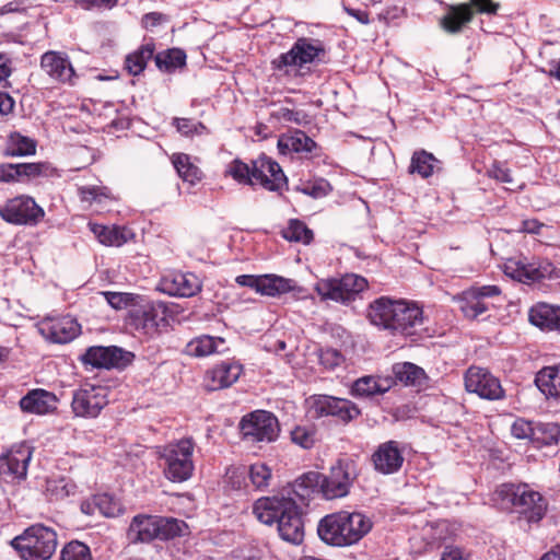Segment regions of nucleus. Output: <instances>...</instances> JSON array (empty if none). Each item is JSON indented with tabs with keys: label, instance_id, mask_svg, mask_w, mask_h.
Wrapping results in <instances>:
<instances>
[{
	"label": "nucleus",
	"instance_id": "4be33fe9",
	"mask_svg": "<svg viewBox=\"0 0 560 560\" xmlns=\"http://www.w3.org/2000/svg\"><path fill=\"white\" fill-rule=\"evenodd\" d=\"M160 289L168 295L189 298L201 290V282L191 272H170L162 277Z\"/></svg>",
	"mask_w": 560,
	"mask_h": 560
},
{
	"label": "nucleus",
	"instance_id": "de8ad7c7",
	"mask_svg": "<svg viewBox=\"0 0 560 560\" xmlns=\"http://www.w3.org/2000/svg\"><path fill=\"white\" fill-rule=\"evenodd\" d=\"M60 560H92V556L85 544L75 540L62 548Z\"/></svg>",
	"mask_w": 560,
	"mask_h": 560
},
{
	"label": "nucleus",
	"instance_id": "473e14b6",
	"mask_svg": "<svg viewBox=\"0 0 560 560\" xmlns=\"http://www.w3.org/2000/svg\"><path fill=\"white\" fill-rule=\"evenodd\" d=\"M225 343L221 337H212L209 335H201L186 345V353L192 357H207L220 351V347Z\"/></svg>",
	"mask_w": 560,
	"mask_h": 560
},
{
	"label": "nucleus",
	"instance_id": "c756f323",
	"mask_svg": "<svg viewBox=\"0 0 560 560\" xmlns=\"http://www.w3.org/2000/svg\"><path fill=\"white\" fill-rule=\"evenodd\" d=\"M474 10L470 4L462 3L458 5H448L447 12L441 19V27L447 33H458L463 26L471 21Z\"/></svg>",
	"mask_w": 560,
	"mask_h": 560
},
{
	"label": "nucleus",
	"instance_id": "9d476101",
	"mask_svg": "<svg viewBox=\"0 0 560 560\" xmlns=\"http://www.w3.org/2000/svg\"><path fill=\"white\" fill-rule=\"evenodd\" d=\"M108 404V388L85 384L73 392L71 409L75 417L96 418Z\"/></svg>",
	"mask_w": 560,
	"mask_h": 560
},
{
	"label": "nucleus",
	"instance_id": "69168bd1",
	"mask_svg": "<svg viewBox=\"0 0 560 560\" xmlns=\"http://www.w3.org/2000/svg\"><path fill=\"white\" fill-rule=\"evenodd\" d=\"M11 59L7 54L0 52V83L11 75Z\"/></svg>",
	"mask_w": 560,
	"mask_h": 560
},
{
	"label": "nucleus",
	"instance_id": "aec40b11",
	"mask_svg": "<svg viewBox=\"0 0 560 560\" xmlns=\"http://www.w3.org/2000/svg\"><path fill=\"white\" fill-rule=\"evenodd\" d=\"M252 176L253 185L259 184L270 191H278L287 184V177L280 165L265 154L252 161Z\"/></svg>",
	"mask_w": 560,
	"mask_h": 560
},
{
	"label": "nucleus",
	"instance_id": "6e6d98bb",
	"mask_svg": "<svg viewBox=\"0 0 560 560\" xmlns=\"http://www.w3.org/2000/svg\"><path fill=\"white\" fill-rule=\"evenodd\" d=\"M79 196L82 201L93 203L102 202L104 198H107V188L98 186H83L79 188Z\"/></svg>",
	"mask_w": 560,
	"mask_h": 560
},
{
	"label": "nucleus",
	"instance_id": "3c124183",
	"mask_svg": "<svg viewBox=\"0 0 560 560\" xmlns=\"http://www.w3.org/2000/svg\"><path fill=\"white\" fill-rule=\"evenodd\" d=\"M291 440L305 450L311 448L315 443V431L305 425H298L291 431Z\"/></svg>",
	"mask_w": 560,
	"mask_h": 560
},
{
	"label": "nucleus",
	"instance_id": "bb28decb",
	"mask_svg": "<svg viewBox=\"0 0 560 560\" xmlns=\"http://www.w3.org/2000/svg\"><path fill=\"white\" fill-rule=\"evenodd\" d=\"M57 397L45 389H33L20 400V408L24 412L47 415L57 409Z\"/></svg>",
	"mask_w": 560,
	"mask_h": 560
},
{
	"label": "nucleus",
	"instance_id": "7c9ffc66",
	"mask_svg": "<svg viewBox=\"0 0 560 560\" xmlns=\"http://www.w3.org/2000/svg\"><path fill=\"white\" fill-rule=\"evenodd\" d=\"M535 382L546 396L560 398V363L542 368L537 373Z\"/></svg>",
	"mask_w": 560,
	"mask_h": 560
},
{
	"label": "nucleus",
	"instance_id": "393cba45",
	"mask_svg": "<svg viewBox=\"0 0 560 560\" xmlns=\"http://www.w3.org/2000/svg\"><path fill=\"white\" fill-rule=\"evenodd\" d=\"M243 372L241 364L236 362H221L207 371L205 385L208 390H219L233 385Z\"/></svg>",
	"mask_w": 560,
	"mask_h": 560
},
{
	"label": "nucleus",
	"instance_id": "f257e3e1",
	"mask_svg": "<svg viewBox=\"0 0 560 560\" xmlns=\"http://www.w3.org/2000/svg\"><path fill=\"white\" fill-rule=\"evenodd\" d=\"M357 477L355 460L341 457L331 466L329 475L305 472L279 494L258 499L254 503L253 513L264 524L277 523L280 537L299 545L304 538L301 505H307L314 493H320L326 500L348 495Z\"/></svg>",
	"mask_w": 560,
	"mask_h": 560
},
{
	"label": "nucleus",
	"instance_id": "0eeeda50",
	"mask_svg": "<svg viewBox=\"0 0 560 560\" xmlns=\"http://www.w3.org/2000/svg\"><path fill=\"white\" fill-rule=\"evenodd\" d=\"M194 448L195 444L190 438L178 440L161 448L160 459L163 460L164 475L168 480L183 482L192 476Z\"/></svg>",
	"mask_w": 560,
	"mask_h": 560
},
{
	"label": "nucleus",
	"instance_id": "b1692460",
	"mask_svg": "<svg viewBox=\"0 0 560 560\" xmlns=\"http://www.w3.org/2000/svg\"><path fill=\"white\" fill-rule=\"evenodd\" d=\"M40 67L52 80L61 83H72L74 69L65 52L49 50L42 55Z\"/></svg>",
	"mask_w": 560,
	"mask_h": 560
},
{
	"label": "nucleus",
	"instance_id": "1a4fd4ad",
	"mask_svg": "<svg viewBox=\"0 0 560 560\" xmlns=\"http://www.w3.org/2000/svg\"><path fill=\"white\" fill-rule=\"evenodd\" d=\"M322 51V46L316 45L313 39L301 37L289 51L275 58L271 61V67L285 75H302L301 69L313 62Z\"/></svg>",
	"mask_w": 560,
	"mask_h": 560
},
{
	"label": "nucleus",
	"instance_id": "6ab92c4d",
	"mask_svg": "<svg viewBox=\"0 0 560 560\" xmlns=\"http://www.w3.org/2000/svg\"><path fill=\"white\" fill-rule=\"evenodd\" d=\"M312 410L316 417H336L345 423L358 418L361 413L354 402L345 398L327 395L314 397Z\"/></svg>",
	"mask_w": 560,
	"mask_h": 560
},
{
	"label": "nucleus",
	"instance_id": "a18cd8bd",
	"mask_svg": "<svg viewBox=\"0 0 560 560\" xmlns=\"http://www.w3.org/2000/svg\"><path fill=\"white\" fill-rule=\"evenodd\" d=\"M294 190L313 198H322L328 195V192L331 190V187L326 179L318 178L315 180L301 183L294 187Z\"/></svg>",
	"mask_w": 560,
	"mask_h": 560
},
{
	"label": "nucleus",
	"instance_id": "bf43d9fd",
	"mask_svg": "<svg viewBox=\"0 0 560 560\" xmlns=\"http://www.w3.org/2000/svg\"><path fill=\"white\" fill-rule=\"evenodd\" d=\"M45 168V164L43 163H18V178L19 180L22 177L35 178L43 174Z\"/></svg>",
	"mask_w": 560,
	"mask_h": 560
},
{
	"label": "nucleus",
	"instance_id": "4d7b16f0",
	"mask_svg": "<svg viewBox=\"0 0 560 560\" xmlns=\"http://www.w3.org/2000/svg\"><path fill=\"white\" fill-rule=\"evenodd\" d=\"M95 504L97 506V511L104 516H115L119 511L118 503L113 500V498L108 494H97L95 495Z\"/></svg>",
	"mask_w": 560,
	"mask_h": 560
},
{
	"label": "nucleus",
	"instance_id": "774afa93",
	"mask_svg": "<svg viewBox=\"0 0 560 560\" xmlns=\"http://www.w3.org/2000/svg\"><path fill=\"white\" fill-rule=\"evenodd\" d=\"M165 21V15L159 12H150L143 16V23L147 27H154Z\"/></svg>",
	"mask_w": 560,
	"mask_h": 560
},
{
	"label": "nucleus",
	"instance_id": "052dcab7",
	"mask_svg": "<svg viewBox=\"0 0 560 560\" xmlns=\"http://www.w3.org/2000/svg\"><path fill=\"white\" fill-rule=\"evenodd\" d=\"M278 117L284 121L294 122L296 125H305L310 122L308 115L303 110L280 108L278 112Z\"/></svg>",
	"mask_w": 560,
	"mask_h": 560
},
{
	"label": "nucleus",
	"instance_id": "ddd939ff",
	"mask_svg": "<svg viewBox=\"0 0 560 560\" xmlns=\"http://www.w3.org/2000/svg\"><path fill=\"white\" fill-rule=\"evenodd\" d=\"M0 217L8 223L16 225L36 224L44 210L28 196H19L0 207Z\"/></svg>",
	"mask_w": 560,
	"mask_h": 560
},
{
	"label": "nucleus",
	"instance_id": "dca6fc26",
	"mask_svg": "<svg viewBox=\"0 0 560 560\" xmlns=\"http://www.w3.org/2000/svg\"><path fill=\"white\" fill-rule=\"evenodd\" d=\"M504 273L521 282L539 281L550 278L555 267L549 261L528 262L522 257H512L503 265Z\"/></svg>",
	"mask_w": 560,
	"mask_h": 560
},
{
	"label": "nucleus",
	"instance_id": "ea45409f",
	"mask_svg": "<svg viewBox=\"0 0 560 560\" xmlns=\"http://www.w3.org/2000/svg\"><path fill=\"white\" fill-rule=\"evenodd\" d=\"M172 163L178 176L190 184H196L201 179V171L191 163L190 156L185 153H176L172 156Z\"/></svg>",
	"mask_w": 560,
	"mask_h": 560
},
{
	"label": "nucleus",
	"instance_id": "7ed1b4c3",
	"mask_svg": "<svg viewBox=\"0 0 560 560\" xmlns=\"http://www.w3.org/2000/svg\"><path fill=\"white\" fill-rule=\"evenodd\" d=\"M373 523L361 512L339 511L325 515L317 525L318 537L332 547L359 542L372 529Z\"/></svg>",
	"mask_w": 560,
	"mask_h": 560
},
{
	"label": "nucleus",
	"instance_id": "603ef678",
	"mask_svg": "<svg viewBox=\"0 0 560 560\" xmlns=\"http://www.w3.org/2000/svg\"><path fill=\"white\" fill-rule=\"evenodd\" d=\"M173 126L176 127L177 131L183 136H192L195 133H202L206 130V126L190 118H174Z\"/></svg>",
	"mask_w": 560,
	"mask_h": 560
},
{
	"label": "nucleus",
	"instance_id": "37998d69",
	"mask_svg": "<svg viewBox=\"0 0 560 560\" xmlns=\"http://www.w3.org/2000/svg\"><path fill=\"white\" fill-rule=\"evenodd\" d=\"M36 152V142L21 133L14 132L9 138L7 154L10 156L32 155Z\"/></svg>",
	"mask_w": 560,
	"mask_h": 560
},
{
	"label": "nucleus",
	"instance_id": "f03ea898",
	"mask_svg": "<svg viewBox=\"0 0 560 560\" xmlns=\"http://www.w3.org/2000/svg\"><path fill=\"white\" fill-rule=\"evenodd\" d=\"M366 318L373 326L392 336L410 337L422 326L423 311L415 302L380 296L369 304Z\"/></svg>",
	"mask_w": 560,
	"mask_h": 560
},
{
	"label": "nucleus",
	"instance_id": "5fc2aeb1",
	"mask_svg": "<svg viewBox=\"0 0 560 560\" xmlns=\"http://www.w3.org/2000/svg\"><path fill=\"white\" fill-rule=\"evenodd\" d=\"M535 423L523 418L516 419L511 428L512 435L516 439H527L533 442Z\"/></svg>",
	"mask_w": 560,
	"mask_h": 560
},
{
	"label": "nucleus",
	"instance_id": "58836bf2",
	"mask_svg": "<svg viewBox=\"0 0 560 560\" xmlns=\"http://www.w3.org/2000/svg\"><path fill=\"white\" fill-rule=\"evenodd\" d=\"M154 62L159 70L173 72L186 65V54L179 48L167 49L156 54Z\"/></svg>",
	"mask_w": 560,
	"mask_h": 560
},
{
	"label": "nucleus",
	"instance_id": "6e6552de",
	"mask_svg": "<svg viewBox=\"0 0 560 560\" xmlns=\"http://www.w3.org/2000/svg\"><path fill=\"white\" fill-rule=\"evenodd\" d=\"M238 428L243 440L250 443H271L280 434L278 418L266 410H255L245 415Z\"/></svg>",
	"mask_w": 560,
	"mask_h": 560
},
{
	"label": "nucleus",
	"instance_id": "2f4dec72",
	"mask_svg": "<svg viewBox=\"0 0 560 560\" xmlns=\"http://www.w3.org/2000/svg\"><path fill=\"white\" fill-rule=\"evenodd\" d=\"M91 232L100 243L107 246H121L128 241L129 230L120 226H105L96 223H89Z\"/></svg>",
	"mask_w": 560,
	"mask_h": 560
},
{
	"label": "nucleus",
	"instance_id": "f8f14e48",
	"mask_svg": "<svg viewBox=\"0 0 560 560\" xmlns=\"http://www.w3.org/2000/svg\"><path fill=\"white\" fill-rule=\"evenodd\" d=\"M133 354L116 346H92L81 355L84 365L97 369H125L131 363Z\"/></svg>",
	"mask_w": 560,
	"mask_h": 560
},
{
	"label": "nucleus",
	"instance_id": "e2e57ef3",
	"mask_svg": "<svg viewBox=\"0 0 560 560\" xmlns=\"http://www.w3.org/2000/svg\"><path fill=\"white\" fill-rule=\"evenodd\" d=\"M105 298L108 304L115 310H120L127 305L128 298L125 293L119 292H106Z\"/></svg>",
	"mask_w": 560,
	"mask_h": 560
},
{
	"label": "nucleus",
	"instance_id": "a19ab883",
	"mask_svg": "<svg viewBox=\"0 0 560 560\" xmlns=\"http://www.w3.org/2000/svg\"><path fill=\"white\" fill-rule=\"evenodd\" d=\"M438 162L439 161L432 153H429L424 150L417 151L411 158L409 172L412 174L417 173L422 178H428L433 174L435 163Z\"/></svg>",
	"mask_w": 560,
	"mask_h": 560
},
{
	"label": "nucleus",
	"instance_id": "09e8293b",
	"mask_svg": "<svg viewBox=\"0 0 560 560\" xmlns=\"http://www.w3.org/2000/svg\"><path fill=\"white\" fill-rule=\"evenodd\" d=\"M343 290L348 295L349 302L353 301L355 296L368 288V280L354 273H347L341 277Z\"/></svg>",
	"mask_w": 560,
	"mask_h": 560
},
{
	"label": "nucleus",
	"instance_id": "a878e982",
	"mask_svg": "<svg viewBox=\"0 0 560 560\" xmlns=\"http://www.w3.org/2000/svg\"><path fill=\"white\" fill-rule=\"evenodd\" d=\"M528 320L542 331L560 332V306L545 302L529 308Z\"/></svg>",
	"mask_w": 560,
	"mask_h": 560
},
{
	"label": "nucleus",
	"instance_id": "cd10ccee",
	"mask_svg": "<svg viewBox=\"0 0 560 560\" xmlns=\"http://www.w3.org/2000/svg\"><path fill=\"white\" fill-rule=\"evenodd\" d=\"M277 145L281 154H311L317 148V143L300 129L281 135Z\"/></svg>",
	"mask_w": 560,
	"mask_h": 560
},
{
	"label": "nucleus",
	"instance_id": "c03bdc74",
	"mask_svg": "<svg viewBox=\"0 0 560 560\" xmlns=\"http://www.w3.org/2000/svg\"><path fill=\"white\" fill-rule=\"evenodd\" d=\"M282 236L290 242H302L310 244L313 240V231L306 224L298 219H291L285 229L282 230Z\"/></svg>",
	"mask_w": 560,
	"mask_h": 560
},
{
	"label": "nucleus",
	"instance_id": "e433bc0d",
	"mask_svg": "<svg viewBox=\"0 0 560 560\" xmlns=\"http://www.w3.org/2000/svg\"><path fill=\"white\" fill-rule=\"evenodd\" d=\"M560 441V424L556 422H536L533 442L536 447L557 445Z\"/></svg>",
	"mask_w": 560,
	"mask_h": 560
},
{
	"label": "nucleus",
	"instance_id": "49530a36",
	"mask_svg": "<svg viewBox=\"0 0 560 560\" xmlns=\"http://www.w3.org/2000/svg\"><path fill=\"white\" fill-rule=\"evenodd\" d=\"M248 476L256 489L264 490L269 486L272 474L266 464L256 463L249 466Z\"/></svg>",
	"mask_w": 560,
	"mask_h": 560
},
{
	"label": "nucleus",
	"instance_id": "13d9d810",
	"mask_svg": "<svg viewBox=\"0 0 560 560\" xmlns=\"http://www.w3.org/2000/svg\"><path fill=\"white\" fill-rule=\"evenodd\" d=\"M489 177L509 185H514L511 171L499 162H494L487 171Z\"/></svg>",
	"mask_w": 560,
	"mask_h": 560
},
{
	"label": "nucleus",
	"instance_id": "c85d7f7f",
	"mask_svg": "<svg viewBox=\"0 0 560 560\" xmlns=\"http://www.w3.org/2000/svg\"><path fill=\"white\" fill-rule=\"evenodd\" d=\"M156 515H136L127 530V538L131 544H144L156 539Z\"/></svg>",
	"mask_w": 560,
	"mask_h": 560
},
{
	"label": "nucleus",
	"instance_id": "72a5a7b5",
	"mask_svg": "<svg viewBox=\"0 0 560 560\" xmlns=\"http://www.w3.org/2000/svg\"><path fill=\"white\" fill-rule=\"evenodd\" d=\"M389 385L380 382L372 375H366L358 378L351 387V395L358 398H369L375 395H382L386 393Z\"/></svg>",
	"mask_w": 560,
	"mask_h": 560
},
{
	"label": "nucleus",
	"instance_id": "680f3d73",
	"mask_svg": "<svg viewBox=\"0 0 560 560\" xmlns=\"http://www.w3.org/2000/svg\"><path fill=\"white\" fill-rule=\"evenodd\" d=\"M19 180L16 164L7 163L0 165V182L9 183Z\"/></svg>",
	"mask_w": 560,
	"mask_h": 560
},
{
	"label": "nucleus",
	"instance_id": "423d86ee",
	"mask_svg": "<svg viewBox=\"0 0 560 560\" xmlns=\"http://www.w3.org/2000/svg\"><path fill=\"white\" fill-rule=\"evenodd\" d=\"M171 318L168 306L161 301H149L136 305L128 313L129 326L149 339H155L168 332Z\"/></svg>",
	"mask_w": 560,
	"mask_h": 560
},
{
	"label": "nucleus",
	"instance_id": "f3484780",
	"mask_svg": "<svg viewBox=\"0 0 560 560\" xmlns=\"http://www.w3.org/2000/svg\"><path fill=\"white\" fill-rule=\"evenodd\" d=\"M504 273L521 282L539 281L550 278L555 267L549 261L528 262L522 257H512L503 265Z\"/></svg>",
	"mask_w": 560,
	"mask_h": 560
},
{
	"label": "nucleus",
	"instance_id": "2eb2a0df",
	"mask_svg": "<svg viewBox=\"0 0 560 560\" xmlns=\"http://www.w3.org/2000/svg\"><path fill=\"white\" fill-rule=\"evenodd\" d=\"M235 282L268 296H278L296 289V282L293 279L277 275H241L235 278Z\"/></svg>",
	"mask_w": 560,
	"mask_h": 560
},
{
	"label": "nucleus",
	"instance_id": "412c9836",
	"mask_svg": "<svg viewBox=\"0 0 560 560\" xmlns=\"http://www.w3.org/2000/svg\"><path fill=\"white\" fill-rule=\"evenodd\" d=\"M31 458L32 450L28 445L13 446L0 456V477L7 482L24 479Z\"/></svg>",
	"mask_w": 560,
	"mask_h": 560
},
{
	"label": "nucleus",
	"instance_id": "338daca9",
	"mask_svg": "<svg viewBox=\"0 0 560 560\" xmlns=\"http://www.w3.org/2000/svg\"><path fill=\"white\" fill-rule=\"evenodd\" d=\"M14 108L13 98L4 92H0V115H8Z\"/></svg>",
	"mask_w": 560,
	"mask_h": 560
},
{
	"label": "nucleus",
	"instance_id": "0e129e2a",
	"mask_svg": "<svg viewBox=\"0 0 560 560\" xmlns=\"http://www.w3.org/2000/svg\"><path fill=\"white\" fill-rule=\"evenodd\" d=\"M470 3L480 13L495 14L499 9V4L492 0H470Z\"/></svg>",
	"mask_w": 560,
	"mask_h": 560
},
{
	"label": "nucleus",
	"instance_id": "8fccbe9b",
	"mask_svg": "<svg viewBox=\"0 0 560 560\" xmlns=\"http://www.w3.org/2000/svg\"><path fill=\"white\" fill-rule=\"evenodd\" d=\"M228 174L241 184L253 185L252 165L249 166L241 160H234L229 165Z\"/></svg>",
	"mask_w": 560,
	"mask_h": 560
},
{
	"label": "nucleus",
	"instance_id": "4c0bfd02",
	"mask_svg": "<svg viewBox=\"0 0 560 560\" xmlns=\"http://www.w3.org/2000/svg\"><path fill=\"white\" fill-rule=\"evenodd\" d=\"M341 283V278L322 279L316 283L315 290L323 300H331L346 304L349 303V299Z\"/></svg>",
	"mask_w": 560,
	"mask_h": 560
},
{
	"label": "nucleus",
	"instance_id": "9b49d317",
	"mask_svg": "<svg viewBox=\"0 0 560 560\" xmlns=\"http://www.w3.org/2000/svg\"><path fill=\"white\" fill-rule=\"evenodd\" d=\"M464 383L468 393L476 394L481 399L493 401L505 397L501 381L488 369L475 365L468 368L464 374Z\"/></svg>",
	"mask_w": 560,
	"mask_h": 560
},
{
	"label": "nucleus",
	"instance_id": "39448f33",
	"mask_svg": "<svg viewBox=\"0 0 560 560\" xmlns=\"http://www.w3.org/2000/svg\"><path fill=\"white\" fill-rule=\"evenodd\" d=\"M10 545L23 560H49L58 546L57 533L43 524H33Z\"/></svg>",
	"mask_w": 560,
	"mask_h": 560
},
{
	"label": "nucleus",
	"instance_id": "a211bd4d",
	"mask_svg": "<svg viewBox=\"0 0 560 560\" xmlns=\"http://www.w3.org/2000/svg\"><path fill=\"white\" fill-rule=\"evenodd\" d=\"M404 462V446L395 440L378 444L371 455L374 470L382 475L398 472L402 468Z\"/></svg>",
	"mask_w": 560,
	"mask_h": 560
},
{
	"label": "nucleus",
	"instance_id": "5701e85b",
	"mask_svg": "<svg viewBox=\"0 0 560 560\" xmlns=\"http://www.w3.org/2000/svg\"><path fill=\"white\" fill-rule=\"evenodd\" d=\"M40 331L56 343H67L79 336L81 326L72 316L47 318L42 323Z\"/></svg>",
	"mask_w": 560,
	"mask_h": 560
},
{
	"label": "nucleus",
	"instance_id": "20e7f679",
	"mask_svg": "<svg viewBox=\"0 0 560 560\" xmlns=\"http://www.w3.org/2000/svg\"><path fill=\"white\" fill-rule=\"evenodd\" d=\"M495 494L503 509H509L528 524L539 523L546 515L548 502L527 483H503Z\"/></svg>",
	"mask_w": 560,
	"mask_h": 560
},
{
	"label": "nucleus",
	"instance_id": "79ce46f5",
	"mask_svg": "<svg viewBox=\"0 0 560 560\" xmlns=\"http://www.w3.org/2000/svg\"><path fill=\"white\" fill-rule=\"evenodd\" d=\"M393 372L395 377L405 385L420 384L425 376L423 369L410 362L395 364Z\"/></svg>",
	"mask_w": 560,
	"mask_h": 560
},
{
	"label": "nucleus",
	"instance_id": "864d4df0",
	"mask_svg": "<svg viewBox=\"0 0 560 560\" xmlns=\"http://www.w3.org/2000/svg\"><path fill=\"white\" fill-rule=\"evenodd\" d=\"M318 359L320 365H323L326 370L330 371L340 366L345 361V358L341 354V352L332 348L322 349L319 351Z\"/></svg>",
	"mask_w": 560,
	"mask_h": 560
},
{
	"label": "nucleus",
	"instance_id": "f704fd0d",
	"mask_svg": "<svg viewBox=\"0 0 560 560\" xmlns=\"http://www.w3.org/2000/svg\"><path fill=\"white\" fill-rule=\"evenodd\" d=\"M156 539L170 540L176 537L188 535L189 527L182 521L174 517L156 516Z\"/></svg>",
	"mask_w": 560,
	"mask_h": 560
},
{
	"label": "nucleus",
	"instance_id": "c9c22d12",
	"mask_svg": "<svg viewBox=\"0 0 560 560\" xmlns=\"http://www.w3.org/2000/svg\"><path fill=\"white\" fill-rule=\"evenodd\" d=\"M154 50L155 46L153 43L141 45L126 57L125 68L130 74L139 75L145 69L148 61L153 58Z\"/></svg>",
	"mask_w": 560,
	"mask_h": 560
},
{
	"label": "nucleus",
	"instance_id": "4468645a",
	"mask_svg": "<svg viewBox=\"0 0 560 560\" xmlns=\"http://www.w3.org/2000/svg\"><path fill=\"white\" fill-rule=\"evenodd\" d=\"M500 294L501 289L494 284L471 287L455 296L454 301L466 318L475 319L489 310V303L485 299Z\"/></svg>",
	"mask_w": 560,
	"mask_h": 560
}]
</instances>
